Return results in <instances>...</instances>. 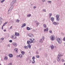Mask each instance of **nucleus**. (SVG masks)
I'll return each instance as SVG.
<instances>
[{
	"label": "nucleus",
	"instance_id": "49530a36",
	"mask_svg": "<svg viewBox=\"0 0 65 65\" xmlns=\"http://www.w3.org/2000/svg\"><path fill=\"white\" fill-rule=\"evenodd\" d=\"M56 25H58L59 24V23H58V22H56Z\"/></svg>",
	"mask_w": 65,
	"mask_h": 65
},
{
	"label": "nucleus",
	"instance_id": "3c124183",
	"mask_svg": "<svg viewBox=\"0 0 65 65\" xmlns=\"http://www.w3.org/2000/svg\"><path fill=\"white\" fill-rule=\"evenodd\" d=\"M3 26H2V30H3Z\"/></svg>",
	"mask_w": 65,
	"mask_h": 65
},
{
	"label": "nucleus",
	"instance_id": "052dcab7",
	"mask_svg": "<svg viewBox=\"0 0 65 65\" xmlns=\"http://www.w3.org/2000/svg\"><path fill=\"white\" fill-rule=\"evenodd\" d=\"M18 55H17V57H18Z\"/></svg>",
	"mask_w": 65,
	"mask_h": 65
},
{
	"label": "nucleus",
	"instance_id": "e433bc0d",
	"mask_svg": "<svg viewBox=\"0 0 65 65\" xmlns=\"http://www.w3.org/2000/svg\"><path fill=\"white\" fill-rule=\"evenodd\" d=\"M36 57L37 58H39V55H37Z\"/></svg>",
	"mask_w": 65,
	"mask_h": 65
},
{
	"label": "nucleus",
	"instance_id": "58836bf2",
	"mask_svg": "<svg viewBox=\"0 0 65 65\" xmlns=\"http://www.w3.org/2000/svg\"><path fill=\"white\" fill-rule=\"evenodd\" d=\"M9 42H12V41L11 40H10L9 41Z\"/></svg>",
	"mask_w": 65,
	"mask_h": 65
},
{
	"label": "nucleus",
	"instance_id": "7c9ffc66",
	"mask_svg": "<svg viewBox=\"0 0 65 65\" xmlns=\"http://www.w3.org/2000/svg\"><path fill=\"white\" fill-rule=\"evenodd\" d=\"M32 59L33 60H34L35 59V57L33 56L32 58Z\"/></svg>",
	"mask_w": 65,
	"mask_h": 65
},
{
	"label": "nucleus",
	"instance_id": "2f4dec72",
	"mask_svg": "<svg viewBox=\"0 0 65 65\" xmlns=\"http://www.w3.org/2000/svg\"><path fill=\"white\" fill-rule=\"evenodd\" d=\"M44 27L45 28L46 27V24H44Z\"/></svg>",
	"mask_w": 65,
	"mask_h": 65
},
{
	"label": "nucleus",
	"instance_id": "f03ea898",
	"mask_svg": "<svg viewBox=\"0 0 65 65\" xmlns=\"http://www.w3.org/2000/svg\"><path fill=\"white\" fill-rule=\"evenodd\" d=\"M62 55H61V54L59 53L58 54V56H57V60L58 62H59L60 61V60H61V58H60L62 56Z\"/></svg>",
	"mask_w": 65,
	"mask_h": 65
},
{
	"label": "nucleus",
	"instance_id": "473e14b6",
	"mask_svg": "<svg viewBox=\"0 0 65 65\" xmlns=\"http://www.w3.org/2000/svg\"><path fill=\"white\" fill-rule=\"evenodd\" d=\"M47 2H48V3H52V1H47Z\"/></svg>",
	"mask_w": 65,
	"mask_h": 65
},
{
	"label": "nucleus",
	"instance_id": "f257e3e1",
	"mask_svg": "<svg viewBox=\"0 0 65 65\" xmlns=\"http://www.w3.org/2000/svg\"><path fill=\"white\" fill-rule=\"evenodd\" d=\"M27 43L28 45H27V46L29 47V48H31V45H30V43H35V39L34 38H30L29 39V41H27Z\"/></svg>",
	"mask_w": 65,
	"mask_h": 65
},
{
	"label": "nucleus",
	"instance_id": "f3484780",
	"mask_svg": "<svg viewBox=\"0 0 65 65\" xmlns=\"http://www.w3.org/2000/svg\"><path fill=\"white\" fill-rule=\"evenodd\" d=\"M26 24H25V23L23 24V25H22V26H21V27L23 28V27H25V26H26Z\"/></svg>",
	"mask_w": 65,
	"mask_h": 65
},
{
	"label": "nucleus",
	"instance_id": "6e6552de",
	"mask_svg": "<svg viewBox=\"0 0 65 65\" xmlns=\"http://www.w3.org/2000/svg\"><path fill=\"white\" fill-rule=\"evenodd\" d=\"M50 38L52 40H54L55 38V37L54 35H52L50 37Z\"/></svg>",
	"mask_w": 65,
	"mask_h": 65
},
{
	"label": "nucleus",
	"instance_id": "1a4fd4ad",
	"mask_svg": "<svg viewBox=\"0 0 65 65\" xmlns=\"http://www.w3.org/2000/svg\"><path fill=\"white\" fill-rule=\"evenodd\" d=\"M12 44H13V45L14 46H17V45H18L17 43L15 42L12 43Z\"/></svg>",
	"mask_w": 65,
	"mask_h": 65
},
{
	"label": "nucleus",
	"instance_id": "c03bdc74",
	"mask_svg": "<svg viewBox=\"0 0 65 65\" xmlns=\"http://www.w3.org/2000/svg\"><path fill=\"white\" fill-rule=\"evenodd\" d=\"M12 26H11L10 27V29H12Z\"/></svg>",
	"mask_w": 65,
	"mask_h": 65
},
{
	"label": "nucleus",
	"instance_id": "dca6fc26",
	"mask_svg": "<svg viewBox=\"0 0 65 65\" xmlns=\"http://www.w3.org/2000/svg\"><path fill=\"white\" fill-rule=\"evenodd\" d=\"M35 22H36V25H37V26H38V25H39V22H38L37 21H35Z\"/></svg>",
	"mask_w": 65,
	"mask_h": 65
},
{
	"label": "nucleus",
	"instance_id": "5701e85b",
	"mask_svg": "<svg viewBox=\"0 0 65 65\" xmlns=\"http://www.w3.org/2000/svg\"><path fill=\"white\" fill-rule=\"evenodd\" d=\"M28 46H24V48L25 49H28Z\"/></svg>",
	"mask_w": 65,
	"mask_h": 65
},
{
	"label": "nucleus",
	"instance_id": "9d476101",
	"mask_svg": "<svg viewBox=\"0 0 65 65\" xmlns=\"http://www.w3.org/2000/svg\"><path fill=\"white\" fill-rule=\"evenodd\" d=\"M15 35L16 37H17V36H19V33L17 32H15Z\"/></svg>",
	"mask_w": 65,
	"mask_h": 65
},
{
	"label": "nucleus",
	"instance_id": "09e8293b",
	"mask_svg": "<svg viewBox=\"0 0 65 65\" xmlns=\"http://www.w3.org/2000/svg\"><path fill=\"white\" fill-rule=\"evenodd\" d=\"M36 6H34L33 7V8H34V9L36 8Z\"/></svg>",
	"mask_w": 65,
	"mask_h": 65
},
{
	"label": "nucleus",
	"instance_id": "72a5a7b5",
	"mask_svg": "<svg viewBox=\"0 0 65 65\" xmlns=\"http://www.w3.org/2000/svg\"><path fill=\"white\" fill-rule=\"evenodd\" d=\"M31 14H29L27 15L28 17H31Z\"/></svg>",
	"mask_w": 65,
	"mask_h": 65
},
{
	"label": "nucleus",
	"instance_id": "393cba45",
	"mask_svg": "<svg viewBox=\"0 0 65 65\" xmlns=\"http://www.w3.org/2000/svg\"><path fill=\"white\" fill-rule=\"evenodd\" d=\"M20 22V20L18 19H17L16 21V23H19V22Z\"/></svg>",
	"mask_w": 65,
	"mask_h": 65
},
{
	"label": "nucleus",
	"instance_id": "a878e982",
	"mask_svg": "<svg viewBox=\"0 0 65 65\" xmlns=\"http://www.w3.org/2000/svg\"><path fill=\"white\" fill-rule=\"evenodd\" d=\"M56 20L57 21H60V18H56Z\"/></svg>",
	"mask_w": 65,
	"mask_h": 65
},
{
	"label": "nucleus",
	"instance_id": "412c9836",
	"mask_svg": "<svg viewBox=\"0 0 65 65\" xmlns=\"http://www.w3.org/2000/svg\"><path fill=\"white\" fill-rule=\"evenodd\" d=\"M21 53L22 55H24L25 53V52H24V51H22L21 52Z\"/></svg>",
	"mask_w": 65,
	"mask_h": 65
},
{
	"label": "nucleus",
	"instance_id": "6e6d98bb",
	"mask_svg": "<svg viewBox=\"0 0 65 65\" xmlns=\"http://www.w3.org/2000/svg\"><path fill=\"white\" fill-rule=\"evenodd\" d=\"M61 34H62V35H64V33H61Z\"/></svg>",
	"mask_w": 65,
	"mask_h": 65
},
{
	"label": "nucleus",
	"instance_id": "8fccbe9b",
	"mask_svg": "<svg viewBox=\"0 0 65 65\" xmlns=\"http://www.w3.org/2000/svg\"><path fill=\"white\" fill-rule=\"evenodd\" d=\"M36 54H37V55H38V52H36Z\"/></svg>",
	"mask_w": 65,
	"mask_h": 65
},
{
	"label": "nucleus",
	"instance_id": "aec40b11",
	"mask_svg": "<svg viewBox=\"0 0 65 65\" xmlns=\"http://www.w3.org/2000/svg\"><path fill=\"white\" fill-rule=\"evenodd\" d=\"M7 59H8V57H7L6 56H5L4 58V60H7Z\"/></svg>",
	"mask_w": 65,
	"mask_h": 65
},
{
	"label": "nucleus",
	"instance_id": "c9c22d12",
	"mask_svg": "<svg viewBox=\"0 0 65 65\" xmlns=\"http://www.w3.org/2000/svg\"><path fill=\"white\" fill-rule=\"evenodd\" d=\"M5 1V0H1V2H3Z\"/></svg>",
	"mask_w": 65,
	"mask_h": 65
},
{
	"label": "nucleus",
	"instance_id": "bf43d9fd",
	"mask_svg": "<svg viewBox=\"0 0 65 65\" xmlns=\"http://www.w3.org/2000/svg\"><path fill=\"white\" fill-rule=\"evenodd\" d=\"M43 2H44L45 1V0H42Z\"/></svg>",
	"mask_w": 65,
	"mask_h": 65
},
{
	"label": "nucleus",
	"instance_id": "4be33fe9",
	"mask_svg": "<svg viewBox=\"0 0 65 65\" xmlns=\"http://www.w3.org/2000/svg\"><path fill=\"white\" fill-rule=\"evenodd\" d=\"M18 49L17 48H15L14 49V51H15L16 52H17V53H18Z\"/></svg>",
	"mask_w": 65,
	"mask_h": 65
},
{
	"label": "nucleus",
	"instance_id": "864d4df0",
	"mask_svg": "<svg viewBox=\"0 0 65 65\" xmlns=\"http://www.w3.org/2000/svg\"><path fill=\"white\" fill-rule=\"evenodd\" d=\"M7 23H8V22H6L5 23V24H7Z\"/></svg>",
	"mask_w": 65,
	"mask_h": 65
},
{
	"label": "nucleus",
	"instance_id": "423d86ee",
	"mask_svg": "<svg viewBox=\"0 0 65 65\" xmlns=\"http://www.w3.org/2000/svg\"><path fill=\"white\" fill-rule=\"evenodd\" d=\"M15 2H16V0H14L12 1L10 4L11 5H13L15 3Z\"/></svg>",
	"mask_w": 65,
	"mask_h": 65
},
{
	"label": "nucleus",
	"instance_id": "680f3d73",
	"mask_svg": "<svg viewBox=\"0 0 65 65\" xmlns=\"http://www.w3.org/2000/svg\"><path fill=\"white\" fill-rule=\"evenodd\" d=\"M47 65H48V64H47Z\"/></svg>",
	"mask_w": 65,
	"mask_h": 65
},
{
	"label": "nucleus",
	"instance_id": "4d7b16f0",
	"mask_svg": "<svg viewBox=\"0 0 65 65\" xmlns=\"http://www.w3.org/2000/svg\"><path fill=\"white\" fill-rule=\"evenodd\" d=\"M4 32H6V30L5 29L4 30Z\"/></svg>",
	"mask_w": 65,
	"mask_h": 65
},
{
	"label": "nucleus",
	"instance_id": "37998d69",
	"mask_svg": "<svg viewBox=\"0 0 65 65\" xmlns=\"http://www.w3.org/2000/svg\"><path fill=\"white\" fill-rule=\"evenodd\" d=\"M4 38H2L1 39H2V40H4Z\"/></svg>",
	"mask_w": 65,
	"mask_h": 65
},
{
	"label": "nucleus",
	"instance_id": "4c0bfd02",
	"mask_svg": "<svg viewBox=\"0 0 65 65\" xmlns=\"http://www.w3.org/2000/svg\"><path fill=\"white\" fill-rule=\"evenodd\" d=\"M43 11L44 12H46L45 9H43Z\"/></svg>",
	"mask_w": 65,
	"mask_h": 65
},
{
	"label": "nucleus",
	"instance_id": "a18cd8bd",
	"mask_svg": "<svg viewBox=\"0 0 65 65\" xmlns=\"http://www.w3.org/2000/svg\"><path fill=\"white\" fill-rule=\"evenodd\" d=\"M8 65H12V63H9Z\"/></svg>",
	"mask_w": 65,
	"mask_h": 65
},
{
	"label": "nucleus",
	"instance_id": "5fc2aeb1",
	"mask_svg": "<svg viewBox=\"0 0 65 65\" xmlns=\"http://www.w3.org/2000/svg\"><path fill=\"white\" fill-rule=\"evenodd\" d=\"M5 24L4 23V24L3 25V26H5Z\"/></svg>",
	"mask_w": 65,
	"mask_h": 65
},
{
	"label": "nucleus",
	"instance_id": "79ce46f5",
	"mask_svg": "<svg viewBox=\"0 0 65 65\" xmlns=\"http://www.w3.org/2000/svg\"><path fill=\"white\" fill-rule=\"evenodd\" d=\"M49 32L50 33H52V30H50L49 31Z\"/></svg>",
	"mask_w": 65,
	"mask_h": 65
},
{
	"label": "nucleus",
	"instance_id": "20e7f679",
	"mask_svg": "<svg viewBox=\"0 0 65 65\" xmlns=\"http://www.w3.org/2000/svg\"><path fill=\"white\" fill-rule=\"evenodd\" d=\"M13 6H12L10 7V8L9 9L8 11V13H10V12H11V10H12L13 8Z\"/></svg>",
	"mask_w": 65,
	"mask_h": 65
},
{
	"label": "nucleus",
	"instance_id": "a19ab883",
	"mask_svg": "<svg viewBox=\"0 0 65 65\" xmlns=\"http://www.w3.org/2000/svg\"><path fill=\"white\" fill-rule=\"evenodd\" d=\"M7 46L8 47H10V45L9 44H8Z\"/></svg>",
	"mask_w": 65,
	"mask_h": 65
},
{
	"label": "nucleus",
	"instance_id": "603ef678",
	"mask_svg": "<svg viewBox=\"0 0 65 65\" xmlns=\"http://www.w3.org/2000/svg\"><path fill=\"white\" fill-rule=\"evenodd\" d=\"M32 31L33 32H35V30H34V29H33L32 30Z\"/></svg>",
	"mask_w": 65,
	"mask_h": 65
},
{
	"label": "nucleus",
	"instance_id": "13d9d810",
	"mask_svg": "<svg viewBox=\"0 0 65 65\" xmlns=\"http://www.w3.org/2000/svg\"><path fill=\"white\" fill-rule=\"evenodd\" d=\"M47 54H46V55H45V57H47Z\"/></svg>",
	"mask_w": 65,
	"mask_h": 65
},
{
	"label": "nucleus",
	"instance_id": "2eb2a0df",
	"mask_svg": "<svg viewBox=\"0 0 65 65\" xmlns=\"http://www.w3.org/2000/svg\"><path fill=\"white\" fill-rule=\"evenodd\" d=\"M18 57H20L21 58H22L23 57V55H22V54H20L19 55Z\"/></svg>",
	"mask_w": 65,
	"mask_h": 65
},
{
	"label": "nucleus",
	"instance_id": "f704fd0d",
	"mask_svg": "<svg viewBox=\"0 0 65 65\" xmlns=\"http://www.w3.org/2000/svg\"><path fill=\"white\" fill-rule=\"evenodd\" d=\"M42 39H43V40H44V39H45V38L43 36L42 38Z\"/></svg>",
	"mask_w": 65,
	"mask_h": 65
},
{
	"label": "nucleus",
	"instance_id": "6ab92c4d",
	"mask_svg": "<svg viewBox=\"0 0 65 65\" xmlns=\"http://www.w3.org/2000/svg\"><path fill=\"white\" fill-rule=\"evenodd\" d=\"M51 48L52 50H53L54 48V46H53V45H52L51 46Z\"/></svg>",
	"mask_w": 65,
	"mask_h": 65
},
{
	"label": "nucleus",
	"instance_id": "0eeeda50",
	"mask_svg": "<svg viewBox=\"0 0 65 65\" xmlns=\"http://www.w3.org/2000/svg\"><path fill=\"white\" fill-rule=\"evenodd\" d=\"M15 36V35H11V37L12 38V39H17V37L15 36V38H14V37Z\"/></svg>",
	"mask_w": 65,
	"mask_h": 65
},
{
	"label": "nucleus",
	"instance_id": "b1692460",
	"mask_svg": "<svg viewBox=\"0 0 65 65\" xmlns=\"http://www.w3.org/2000/svg\"><path fill=\"white\" fill-rule=\"evenodd\" d=\"M59 17H60V15H57L56 16V18H59Z\"/></svg>",
	"mask_w": 65,
	"mask_h": 65
},
{
	"label": "nucleus",
	"instance_id": "ddd939ff",
	"mask_svg": "<svg viewBox=\"0 0 65 65\" xmlns=\"http://www.w3.org/2000/svg\"><path fill=\"white\" fill-rule=\"evenodd\" d=\"M51 21H52V22H53L54 21V18L53 17H52L51 18Z\"/></svg>",
	"mask_w": 65,
	"mask_h": 65
},
{
	"label": "nucleus",
	"instance_id": "9b49d317",
	"mask_svg": "<svg viewBox=\"0 0 65 65\" xmlns=\"http://www.w3.org/2000/svg\"><path fill=\"white\" fill-rule=\"evenodd\" d=\"M9 56L10 58H12L13 56V54H9Z\"/></svg>",
	"mask_w": 65,
	"mask_h": 65
},
{
	"label": "nucleus",
	"instance_id": "bb28decb",
	"mask_svg": "<svg viewBox=\"0 0 65 65\" xmlns=\"http://www.w3.org/2000/svg\"><path fill=\"white\" fill-rule=\"evenodd\" d=\"M53 24L55 25H57V23H56V22H53Z\"/></svg>",
	"mask_w": 65,
	"mask_h": 65
},
{
	"label": "nucleus",
	"instance_id": "c756f323",
	"mask_svg": "<svg viewBox=\"0 0 65 65\" xmlns=\"http://www.w3.org/2000/svg\"><path fill=\"white\" fill-rule=\"evenodd\" d=\"M32 62L33 64H34V63H35V60H33L32 61Z\"/></svg>",
	"mask_w": 65,
	"mask_h": 65
},
{
	"label": "nucleus",
	"instance_id": "c85d7f7f",
	"mask_svg": "<svg viewBox=\"0 0 65 65\" xmlns=\"http://www.w3.org/2000/svg\"><path fill=\"white\" fill-rule=\"evenodd\" d=\"M49 15L50 17V18H51V17L52 15V14L50 13L49 14Z\"/></svg>",
	"mask_w": 65,
	"mask_h": 65
},
{
	"label": "nucleus",
	"instance_id": "de8ad7c7",
	"mask_svg": "<svg viewBox=\"0 0 65 65\" xmlns=\"http://www.w3.org/2000/svg\"><path fill=\"white\" fill-rule=\"evenodd\" d=\"M63 41H65V37L63 38Z\"/></svg>",
	"mask_w": 65,
	"mask_h": 65
},
{
	"label": "nucleus",
	"instance_id": "39448f33",
	"mask_svg": "<svg viewBox=\"0 0 65 65\" xmlns=\"http://www.w3.org/2000/svg\"><path fill=\"white\" fill-rule=\"evenodd\" d=\"M57 41L58 42V43H62V41L60 38H58L57 39Z\"/></svg>",
	"mask_w": 65,
	"mask_h": 65
},
{
	"label": "nucleus",
	"instance_id": "7ed1b4c3",
	"mask_svg": "<svg viewBox=\"0 0 65 65\" xmlns=\"http://www.w3.org/2000/svg\"><path fill=\"white\" fill-rule=\"evenodd\" d=\"M28 36H29L30 38H32L34 37V35L32 34L31 33H29L28 34Z\"/></svg>",
	"mask_w": 65,
	"mask_h": 65
},
{
	"label": "nucleus",
	"instance_id": "f8f14e48",
	"mask_svg": "<svg viewBox=\"0 0 65 65\" xmlns=\"http://www.w3.org/2000/svg\"><path fill=\"white\" fill-rule=\"evenodd\" d=\"M3 20L2 18H0V25H1L2 23V21Z\"/></svg>",
	"mask_w": 65,
	"mask_h": 65
},
{
	"label": "nucleus",
	"instance_id": "cd10ccee",
	"mask_svg": "<svg viewBox=\"0 0 65 65\" xmlns=\"http://www.w3.org/2000/svg\"><path fill=\"white\" fill-rule=\"evenodd\" d=\"M27 30H31V29L29 27H27Z\"/></svg>",
	"mask_w": 65,
	"mask_h": 65
},
{
	"label": "nucleus",
	"instance_id": "ea45409f",
	"mask_svg": "<svg viewBox=\"0 0 65 65\" xmlns=\"http://www.w3.org/2000/svg\"><path fill=\"white\" fill-rule=\"evenodd\" d=\"M62 62H64V59H62Z\"/></svg>",
	"mask_w": 65,
	"mask_h": 65
},
{
	"label": "nucleus",
	"instance_id": "a211bd4d",
	"mask_svg": "<svg viewBox=\"0 0 65 65\" xmlns=\"http://www.w3.org/2000/svg\"><path fill=\"white\" fill-rule=\"evenodd\" d=\"M39 42L41 43H43V40L42 39H41L39 40Z\"/></svg>",
	"mask_w": 65,
	"mask_h": 65
},
{
	"label": "nucleus",
	"instance_id": "4468645a",
	"mask_svg": "<svg viewBox=\"0 0 65 65\" xmlns=\"http://www.w3.org/2000/svg\"><path fill=\"white\" fill-rule=\"evenodd\" d=\"M48 28H46V29H44V32H45V31H48Z\"/></svg>",
	"mask_w": 65,
	"mask_h": 65
}]
</instances>
